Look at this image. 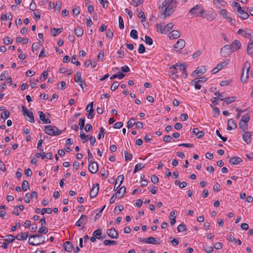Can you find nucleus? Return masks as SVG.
<instances>
[{
  "label": "nucleus",
  "mask_w": 253,
  "mask_h": 253,
  "mask_svg": "<svg viewBox=\"0 0 253 253\" xmlns=\"http://www.w3.org/2000/svg\"><path fill=\"white\" fill-rule=\"evenodd\" d=\"M159 9L161 13L162 19H164L167 16L170 15L174 11L176 6L174 0H161L159 1Z\"/></svg>",
  "instance_id": "nucleus-1"
},
{
  "label": "nucleus",
  "mask_w": 253,
  "mask_h": 253,
  "mask_svg": "<svg viewBox=\"0 0 253 253\" xmlns=\"http://www.w3.org/2000/svg\"><path fill=\"white\" fill-rule=\"evenodd\" d=\"M45 133L51 136H58L61 134L62 132V130H60L57 127L47 125L44 126Z\"/></svg>",
  "instance_id": "nucleus-2"
},
{
  "label": "nucleus",
  "mask_w": 253,
  "mask_h": 253,
  "mask_svg": "<svg viewBox=\"0 0 253 253\" xmlns=\"http://www.w3.org/2000/svg\"><path fill=\"white\" fill-rule=\"evenodd\" d=\"M173 27L172 23H169L165 26H163L161 24H157L156 25L157 32L161 34H166L169 32Z\"/></svg>",
  "instance_id": "nucleus-3"
},
{
  "label": "nucleus",
  "mask_w": 253,
  "mask_h": 253,
  "mask_svg": "<svg viewBox=\"0 0 253 253\" xmlns=\"http://www.w3.org/2000/svg\"><path fill=\"white\" fill-rule=\"evenodd\" d=\"M205 10L203 8L202 5L197 4L192 7L190 10H189V13H190L191 15H199L201 17L203 16V14L205 12Z\"/></svg>",
  "instance_id": "nucleus-4"
},
{
  "label": "nucleus",
  "mask_w": 253,
  "mask_h": 253,
  "mask_svg": "<svg viewBox=\"0 0 253 253\" xmlns=\"http://www.w3.org/2000/svg\"><path fill=\"white\" fill-rule=\"evenodd\" d=\"M235 51L236 49L233 48L231 44H226L221 48L220 54L222 56L225 57L227 54H229Z\"/></svg>",
  "instance_id": "nucleus-5"
},
{
  "label": "nucleus",
  "mask_w": 253,
  "mask_h": 253,
  "mask_svg": "<svg viewBox=\"0 0 253 253\" xmlns=\"http://www.w3.org/2000/svg\"><path fill=\"white\" fill-rule=\"evenodd\" d=\"M138 240L140 242H145L147 244L156 245L159 244L160 243L159 242V239H158V238H154L152 237H150L146 238H139Z\"/></svg>",
  "instance_id": "nucleus-6"
},
{
  "label": "nucleus",
  "mask_w": 253,
  "mask_h": 253,
  "mask_svg": "<svg viewBox=\"0 0 253 253\" xmlns=\"http://www.w3.org/2000/svg\"><path fill=\"white\" fill-rule=\"evenodd\" d=\"M22 111L24 116H27L29 118V121L33 123L35 122L34 117L32 112L27 109L24 106H22Z\"/></svg>",
  "instance_id": "nucleus-7"
},
{
  "label": "nucleus",
  "mask_w": 253,
  "mask_h": 253,
  "mask_svg": "<svg viewBox=\"0 0 253 253\" xmlns=\"http://www.w3.org/2000/svg\"><path fill=\"white\" fill-rule=\"evenodd\" d=\"M171 73L172 75H175L177 73V70L179 69L180 71L185 72V70L186 69V66L184 64H176L175 65H172V67H170Z\"/></svg>",
  "instance_id": "nucleus-8"
},
{
  "label": "nucleus",
  "mask_w": 253,
  "mask_h": 253,
  "mask_svg": "<svg viewBox=\"0 0 253 253\" xmlns=\"http://www.w3.org/2000/svg\"><path fill=\"white\" fill-rule=\"evenodd\" d=\"M185 45V42L183 39H179L173 45V48L175 51H179L181 50Z\"/></svg>",
  "instance_id": "nucleus-9"
},
{
  "label": "nucleus",
  "mask_w": 253,
  "mask_h": 253,
  "mask_svg": "<svg viewBox=\"0 0 253 253\" xmlns=\"http://www.w3.org/2000/svg\"><path fill=\"white\" fill-rule=\"evenodd\" d=\"M93 102H91L89 103L87 106L86 107L85 110L87 112H88V114L87 115V117L88 119H91L93 117L94 114V110L93 109Z\"/></svg>",
  "instance_id": "nucleus-10"
},
{
  "label": "nucleus",
  "mask_w": 253,
  "mask_h": 253,
  "mask_svg": "<svg viewBox=\"0 0 253 253\" xmlns=\"http://www.w3.org/2000/svg\"><path fill=\"white\" fill-rule=\"evenodd\" d=\"M99 189V185L98 183H95L92 185L90 192V197L91 198H93L97 196Z\"/></svg>",
  "instance_id": "nucleus-11"
},
{
  "label": "nucleus",
  "mask_w": 253,
  "mask_h": 253,
  "mask_svg": "<svg viewBox=\"0 0 253 253\" xmlns=\"http://www.w3.org/2000/svg\"><path fill=\"white\" fill-rule=\"evenodd\" d=\"M40 236L39 235H31L29 238L28 242L32 246H37L44 243L45 241L43 240L42 242H38L37 241H35V243L34 242L33 239H34L36 238H39Z\"/></svg>",
  "instance_id": "nucleus-12"
},
{
  "label": "nucleus",
  "mask_w": 253,
  "mask_h": 253,
  "mask_svg": "<svg viewBox=\"0 0 253 253\" xmlns=\"http://www.w3.org/2000/svg\"><path fill=\"white\" fill-rule=\"evenodd\" d=\"M98 170V165L96 162H90L88 165V170L92 173H96Z\"/></svg>",
  "instance_id": "nucleus-13"
},
{
  "label": "nucleus",
  "mask_w": 253,
  "mask_h": 253,
  "mask_svg": "<svg viewBox=\"0 0 253 253\" xmlns=\"http://www.w3.org/2000/svg\"><path fill=\"white\" fill-rule=\"evenodd\" d=\"M107 234L109 237L112 239H117L119 237L118 233L116 229L113 227L107 230Z\"/></svg>",
  "instance_id": "nucleus-14"
},
{
  "label": "nucleus",
  "mask_w": 253,
  "mask_h": 253,
  "mask_svg": "<svg viewBox=\"0 0 253 253\" xmlns=\"http://www.w3.org/2000/svg\"><path fill=\"white\" fill-rule=\"evenodd\" d=\"M228 64V62H222L218 64L216 66L211 70L212 74H215L220 70H221L223 67L225 66Z\"/></svg>",
  "instance_id": "nucleus-15"
},
{
  "label": "nucleus",
  "mask_w": 253,
  "mask_h": 253,
  "mask_svg": "<svg viewBox=\"0 0 253 253\" xmlns=\"http://www.w3.org/2000/svg\"><path fill=\"white\" fill-rule=\"evenodd\" d=\"M237 127V124L235 120L233 119H229L227 122V127L228 130H231L233 129H235Z\"/></svg>",
  "instance_id": "nucleus-16"
},
{
  "label": "nucleus",
  "mask_w": 253,
  "mask_h": 253,
  "mask_svg": "<svg viewBox=\"0 0 253 253\" xmlns=\"http://www.w3.org/2000/svg\"><path fill=\"white\" fill-rule=\"evenodd\" d=\"M252 132L250 131H246L243 136V140L247 143L250 144L251 142V136H252Z\"/></svg>",
  "instance_id": "nucleus-17"
},
{
  "label": "nucleus",
  "mask_w": 253,
  "mask_h": 253,
  "mask_svg": "<svg viewBox=\"0 0 253 253\" xmlns=\"http://www.w3.org/2000/svg\"><path fill=\"white\" fill-rule=\"evenodd\" d=\"M206 72V68L204 66H201L200 67H198L196 70L194 71V73L197 74L198 77H200L202 75H203Z\"/></svg>",
  "instance_id": "nucleus-18"
},
{
  "label": "nucleus",
  "mask_w": 253,
  "mask_h": 253,
  "mask_svg": "<svg viewBox=\"0 0 253 253\" xmlns=\"http://www.w3.org/2000/svg\"><path fill=\"white\" fill-rule=\"evenodd\" d=\"M242 162V159L239 157H233L229 160L230 164L232 165H238Z\"/></svg>",
  "instance_id": "nucleus-19"
},
{
  "label": "nucleus",
  "mask_w": 253,
  "mask_h": 253,
  "mask_svg": "<svg viewBox=\"0 0 253 253\" xmlns=\"http://www.w3.org/2000/svg\"><path fill=\"white\" fill-rule=\"evenodd\" d=\"M63 246L65 250L68 252H71L74 248L73 245L69 241H66Z\"/></svg>",
  "instance_id": "nucleus-20"
},
{
  "label": "nucleus",
  "mask_w": 253,
  "mask_h": 253,
  "mask_svg": "<svg viewBox=\"0 0 253 253\" xmlns=\"http://www.w3.org/2000/svg\"><path fill=\"white\" fill-rule=\"evenodd\" d=\"M87 219V216L84 214H82L80 219L76 223V226L77 227H81L83 223L85 222Z\"/></svg>",
  "instance_id": "nucleus-21"
},
{
  "label": "nucleus",
  "mask_w": 253,
  "mask_h": 253,
  "mask_svg": "<svg viewBox=\"0 0 253 253\" xmlns=\"http://www.w3.org/2000/svg\"><path fill=\"white\" fill-rule=\"evenodd\" d=\"M237 11L238 13L240 15V16H239L242 19L245 20L249 18V14L247 12H246V11H245L244 10H243L242 8H241V11L240 10H237Z\"/></svg>",
  "instance_id": "nucleus-22"
},
{
  "label": "nucleus",
  "mask_w": 253,
  "mask_h": 253,
  "mask_svg": "<svg viewBox=\"0 0 253 253\" xmlns=\"http://www.w3.org/2000/svg\"><path fill=\"white\" fill-rule=\"evenodd\" d=\"M220 14L223 16V17L229 21H231L232 19L230 17V13L227 12L225 9H222L220 11Z\"/></svg>",
  "instance_id": "nucleus-23"
},
{
  "label": "nucleus",
  "mask_w": 253,
  "mask_h": 253,
  "mask_svg": "<svg viewBox=\"0 0 253 253\" xmlns=\"http://www.w3.org/2000/svg\"><path fill=\"white\" fill-rule=\"evenodd\" d=\"M28 236V232L20 233L17 235L15 237L16 239L18 240H26Z\"/></svg>",
  "instance_id": "nucleus-24"
},
{
  "label": "nucleus",
  "mask_w": 253,
  "mask_h": 253,
  "mask_svg": "<svg viewBox=\"0 0 253 253\" xmlns=\"http://www.w3.org/2000/svg\"><path fill=\"white\" fill-rule=\"evenodd\" d=\"M180 37V33L177 30H173L169 34L170 39H177Z\"/></svg>",
  "instance_id": "nucleus-25"
},
{
  "label": "nucleus",
  "mask_w": 253,
  "mask_h": 253,
  "mask_svg": "<svg viewBox=\"0 0 253 253\" xmlns=\"http://www.w3.org/2000/svg\"><path fill=\"white\" fill-rule=\"evenodd\" d=\"M74 32L77 37H80L83 35L84 30L82 27L77 26V27L75 28Z\"/></svg>",
  "instance_id": "nucleus-26"
},
{
  "label": "nucleus",
  "mask_w": 253,
  "mask_h": 253,
  "mask_svg": "<svg viewBox=\"0 0 253 253\" xmlns=\"http://www.w3.org/2000/svg\"><path fill=\"white\" fill-rule=\"evenodd\" d=\"M233 48L236 49V51L240 49L241 47V42L237 40H235L232 44H231Z\"/></svg>",
  "instance_id": "nucleus-27"
},
{
  "label": "nucleus",
  "mask_w": 253,
  "mask_h": 253,
  "mask_svg": "<svg viewBox=\"0 0 253 253\" xmlns=\"http://www.w3.org/2000/svg\"><path fill=\"white\" fill-rule=\"evenodd\" d=\"M63 28H60L58 29H56L55 28H53L51 29V31L52 32V36L53 37L57 36L58 34H59L62 31Z\"/></svg>",
  "instance_id": "nucleus-28"
},
{
  "label": "nucleus",
  "mask_w": 253,
  "mask_h": 253,
  "mask_svg": "<svg viewBox=\"0 0 253 253\" xmlns=\"http://www.w3.org/2000/svg\"><path fill=\"white\" fill-rule=\"evenodd\" d=\"M249 78V72H246L245 74L244 70H242V73L241 77V81L242 83H245Z\"/></svg>",
  "instance_id": "nucleus-29"
},
{
  "label": "nucleus",
  "mask_w": 253,
  "mask_h": 253,
  "mask_svg": "<svg viewBox=\"0 0 253 253\" xmlns=\"http://www.w3.org/2000/svg\"><path fill=\"white\" fill-rule=\"evenodd\" d=\"M102 233V230L100 228H99L93 232V236L95 237L98 239H100L101 238V235Z\"/></svg>",
  "instance_id": "nucleus-30"
},
{
  "label": "nucleus",
  "mask_w": 253,
  "mask_h": 253,
  "mask_svg": "<svg viewBox=\"0 0 253 253\" xmlns=\"http://www.w3.org/2000/svg\"><path fill=\"white\" fill-rule=\"evenodd\" d=\"M125 76V75L121 72H118L117 74H114L110 77L111 80H113L116 78H118L119 79H122L124 78Z\"/></svg>",
  "instance_id": "nucleus-31"
},
{
  "label": "nucleus",
  "mask_w": 253,
  "mask_h": 253,
  "mask_svg": "<svg viewBox=\"0 0 253 253\" xmlns=\"http://www.w3.org/2000/svg\"><path fill=\"white\" fill-rule=\"evenodd\" d=\"M247 53L249 55H253V42L248 43L247 46Z\"/></svg>",
  "instance_id": "nucleus-32"
},
{
  "label": "nucleus",
  "mask_w": 253,
  "mask_h": 253,
  "mask_svg": "<svg viewBox=\"0 0 253 253\" xmlns=\"http://www.w3.org/2000/svg\"><path fill=\"white\" fill-rule=\"evenodd\" d=\"M30 188V186L29 182L26 180H24L23 181L22 184V189L23 191H26L28 190Z\"/></svg>",
  "instance_id": "nucleus-33"
},
{
  "label": "nucleus",
  "mask_w": 253,
  "mask_h": 253,
  "mask_svg": "<svg viewBox=\"0 0 253 253\" xmlns=\"http://www.w3.org/2000/svg\"><path fill=\"white\" fill-rule=\"evenodd\" d=\"M10 115V112L8 110H4L2 112L0 115V118L2 119H3L5 121L7 118H8Z\"/></svg>",
  "instance_id": "nucleus-34"
},
{
  "label": "nucleus",
  "mask_w": 253,
  "mask_h": 253,
  "mask_svg": "<svg viewBox=\"0 0 253 253\" xmlns=\"http://www.w3.org/2000/svg\"><path fill=\"white\" fill-rule=\"evenodd\" d=\"M236 99V97L235 96H232V97H226L225 98H223V100L225 101L226 104H229L235 101Z\"/></svg>",
  "instance_id": "nucleus-35"
},
{
  "label": "nucleus",
  "mask_w": 253,
  "mask_h": 253,
  "mask_svg": "<svg viewBox=\"0 0 253 253\" xmlns=\"http://www.w3.org/2000/svg\"><path fill=\"white\" fill-rule=\"evenodd\" d=\"M103 243L105 246H109V245H115L117 244V242L116 241L114 240H105L104 241Z\"/></svg>",
  "instance_id": "nucleus-36"
},
{
  "label": "nucleus",
  "mask_w": 253,
  "mask_h": 253,
  "mask_svg": "<svg viewBox=\"0 0 253 253\" xmlns=\"http://www.w3.org/2000/svg\"><path fill=\"white\" fill-rule=\"evenodd\" d=\"M197 80V79H195L194 80H193L191 83V85H194L195 86V88L197 89H200L201 88V85L199 84V82H197L196 81V80Z\"/></svg>",
  "instance_id": "nucleus-37"
},
{
  "label": "nucleus",
  "mask_w": 253,
  "mask_h": 253,
  "mask_svg": "<svg viewBox=\"0 0 253 253\" xmlns=\"http://www.w3.org/2000/svg\"><path fill=\"white\" fill-rule=\"evenodd\" d=\"M48 231V229L45 226H41V227L38 230L39 233L41 234H46Z\"/></svg>",
  "instance_id": "nucleus-38"
},
{
  "label": "nucleus",
  "mask_w": 253,
  "mask_h": 253,
  "mask_svg": "<svg viewBox=\"0 0 253 253\" xmlns=\"http://www.w3.org/2000/svg\"><path fill=\"white\" fill-rule=\"evenodd\" d=\"M82 74L81 72H77L75 76V82L76 83H79L82 81L83 80L81 78Z\"/></svg>",
  "instance_id": "nucleus-39"
},
{
  "label": "nucleus",
  "mask_w": 253,
  "mask_h": 253,
  "mask_svg": "<svg viewBox=\"0 0 253 253\" xmlns=\"http://www.w3.org/2000/svg\"><path fill=\"white\" fill-rule=\"evenodd\" d=\"M138 33L136 30L132 29L130 31V36L131 38L134 39H137L138 38Z\"/></svg>",
  "instance_id": "nucleus-40"
},
{
  "label": "nucleus",
  "mask_w": 253,
  "mask_h": 253,
  "mask_svg": "<svg viewBox=\"0 0 253 253\" xmlns=\"http://www.w3.org/2000/svg\"><path fill=\"white\" fill-rule=\"evenodd\" d=\"M145 167L144 165H143L141 163H138L135 166L134 169L133 170V173H136L138 170H140L142 168Z\"/></svg>",
  "instance_id": "nucleus-41"
},
{
  "label": "nucleus",
  "mask_w": 253,
  "mask_h": 253,
  "mask_svg": "<svg viewBox=\"0 0 253 253\" xmlns=\"http://www.w3.org/2000/svg\"><path fill=\"white\" fill-rule=\"evenodd\" d=\"M48 75V71H43L41 74L40 79L41 81H44Z\"/></svg>",
  "instance_id": "nucleus-42"
},
{
  "label": "nucleus",
  "mask_w": 253,
  "mask_h": 253,
  "mask_svg": "<svg viewBox=\"0 0 253 253\" xmlns=\"http://www.w3.org/2000/svg\"><path fill=\"white\" fill-rule=\"evenodd\" d=\"M250 116L248 114L246 115L243 116L241 119L240 120V121L247 123L250 121Z\"/></svg>",
  "instance_id": "nucleus-43"
},
{
  "label": "nucleus",
  "mask_w": 253,
  "mask_h": 253,
  "mask_svg": "<svg viewBox=\"0 0 253 253\" xmlns=\"http://www.w3.org/2000/svg\"><path fill=\"white\" fill-rule=\"evenodd\" d=\"M89 135H85L83 131L80 132V137H81L82 142L83 143L87 142V140L86 139V137H88Z\"/></svg>",
  "instance_id": "nucleus-44"
},
{
  "label": "nucleus",
  "mask_w": 253,
  "mask_h": 253,
  "mask_svg": "<svg viewBox=\"0 0 253 253\" xmlns=\"http://www.w3.org/2000/svg\"><path fill=\"white\" fill-rule=\"evenodd\" d=\"M211 106L213 108V116L214 117H217L220 113V110L219 108L216 107H213L212 106V105H211Z\"/></svg>",
  "instance_id": "nucleus-45"
},
{
  "label": "nucleus",
  "mask_w": 253,
  "mask_h": 253,
  "mask_svg": "<svg viewBox=\"0 0 253 253\" xmlns=\"http://www.w3.org/2000/svg\"><path fill=\"white\" fill-rule=\"evenodd\" d=\"M177 229L178 232L186 231L187 230L185 225L184 224H180L179 225L177 226Z\"/></svg>",
  "instance_id": "nucleus-46"
},
{
  "label": "nucleus",
  "mask_w": 253,
  "mask_h": 253,
  "mask_svg": "<svg viewBox=\"0 0 253 253\" xmlns=\"http://www.w3.org/2000/svg\"><path fill=\"white\" fill-rule=\"evenodd\" d=\"M125 160L126 161L127 160H130L132 158V155L131 154L128 153L127 151L125 150L124 152Z\"/></svg>",
  "instance_id": "nucleus-47"
},
{
  "label": "nucleus",
  "mask_w": 253,
  "mask_h": 253,
  "mask_svg": "<svg viewBox=\"0 0 253 253\" xmlns=\"http://www.w3.org/2000/svg\"><path fill=\"white\" fill-rule=\"evenodd\" d=\"M85 119L84 118L80 119L79 122V125L80 126V129L83 130L84 127Z\"/></svg>",
  "instance_id": "nucleus-48"
},
{
  "label": "nucleus",
  "mask_w": 253,
  "mask_h": 253,
  "mask_svg": "<svg viewBox=\"0 0 253 253\" xmlns=\"http://www.w3.org/2000/svg\"><path fill=\"white\" fill-rule=\"evenodd\" d=\"M239 127L241 129H243V130H245L248 128V124L246 123H244L240 121Z\"/></svg>",
  "instance_id": "nucleus-49"
},
{
  "label": "nucleus",
  "mask_w": 253,
  "mask_h": 253,
  "mask_svg": "<svg viewBox=\"0 0 253 253\" xmlns=\"http://www.w3.org/2000/svg\"><path fill=\"white\" fill-rule=\"evenodd\" d=\"M122 49H124V47L123 45H122L120 47V49L118 51L117 53L119 54V58H123L124 57L125 54H124V51Z\"/></svg>",
  "instance_id": "nucleus-50"
},
{
  "label": "nucleus",
  "mask_w": 253,
  "mask_h": 253,
  "mask_svg": "<svg viewBox=\"0 0 253 253\" xmlns=\"http://www.w3.org/2000/svg\"><path fill=\"white\" fill-rule=\"evenodd\" d=\"M77 55H74L72 57L71 62L72 64H75L77 66H79L81 65L79 61H76Z\"/></svg>",
  "instance_id": "nucleus-51"
},
{
  "label": "nucleus",
  "mask_w": 253,
  "mask_h": 253,
  "mask_svg": "<svg viewBox=\"0 0 253 253\" xmlns=\"http://www.w3.org/2000/svg\"><path fill=\"white\" fill-rule=\"evenodd\" d=\"M204 249L207 253H212L213 251L212 247L208 245L204 246Z\"/></svg>",
  "instance_id": "nucleus-52"
},
{
  "label": "nucleus",
  "mask_w": 253,
  "mask_h": 253,
  "mask_svg": "<svg viewBox=\"0 0 253 253\" xmlns=\"http://www.w3.org/2000/svg\"><path fill=\"white\" fill-rule=\"evenodd\" d=\"M145 42L148 45H152L153 44V40L149 36L146 35L145 36Z\"/></svg>",
  "instance_id": "nucleus-53"
},
{
  "label": "nucleus",
  "mask_w": 253,
  "mask_h": 253,
  "mask_svg": "<svg viewBox=\"0 0 253 253\" xmlns=\"http://www.w3.org/2000/svg\"><path fill=\"white\" fill-rule=\"evenodd\" d=\"M124 179V175L122 174V175H119L118 176V178H117L116 181V185H117L118 181H120V184L119 185V186H120L122 184V183H123Z\"/></svg>",
  "instance_id": "nucleus-54"
},
{
  "label": "nucleus",
  "mask_w": 253,
  "mask_h": 253,
  "mask_svg": "<svg viewBox=\"0 0 253 253\" xmlns=\"http://www.w3.org/2000/svg\"><path fill=\"white\" fill-rule=\"evenodd\" d=\"M13 42L12 40L9 37H6L3 39V42L5 44L8 45L12 43Z\"/></svg>",
  "instance_id": "nucleus-55"
},
{
  "label": "nucleus",
  "mask_w": 253,
  "mask_h": 253,
  "mask_svg": "<svg viewBox=\"0 0 253 253\" xmlns=\"http://www.w3.org/2000/svg\"><path fill=\"white\" fill-rule=\"evenodd\" d=\"M122 191L123 192V195L121 196V198L123 197L124 195L126 192V188L125 186L121 187L118 190H117L116 193H117V195L119 194Z\"/></svg>",
  "instance_id": "nucleus-56"
},
{
  "label": "nucleus",
  "mask_w": 253,
  "mask_h": 253,
  "mask_svg": "<svg viewBox=\"0 0 253 253\" xmlns=\"http://www.w3.org/2000/svg\"><path fill=\"white\" fill-rule=\"evenodd\" d=\"M249 30L250 29H247V30H244L242 36L246 38L250 39V32H249Z\"/></svg>",
  "instance_id": "nucleus-57"
},
{
  "label": "nucleus",
  "mask_w": 253,
  "mask_h": 253,
  "mask_svg": "<svg viewBox=\"0 0 253 253\" xmlns=\"http://www.w3.org/2000/svg\"><path fill=\"white\" fill-rule=\"evenodd\" d=\"M87 154H88V161L89 163H90V162H93V156H92V154H91V153L90 152V151L89 149H87Z\"/></svg>",
  "instance_id": "nucleus-58"
},
{
  "label": "nucleus",
  "mask_w": 253,
  "mask_h": 253,
  "mask_svg": "<svg viewBox=\"0 0 253 253\" xmlns=\"http://www.w3.org/2000/svg\"><path fill=\"white\" fill-rule=\"evenodd\" d=\"M7 237L8 238L5 239L4 240L8 243H12L16 238L13 235H8Z\"/></svg>",
  "instance_id": "nucleus-59"
},
{
  "label": "nucleus",
  "mask_w": 253,
  "mask_h": 253,
  "mask_svg": "<svg viewBox=\"0 0 253 253\" xmlns=\"http://www.w3.org/2000/svg\"><path fill=\"white\" fill-rule=\"evenodd\" d=\"M251 64L248 61H246L244 65V68L243 70H246V72H249L250 69Z\"/></svg>",
  "instance_id": "nucleus-60"
},
{
  "label": "nucleus",
  "mask_w": 253,
  "mask_h": 253,
  "mask_svg": "<svg viewBox=\"0 0 253 253\" xmlns=\"http://www.w3.org/2000/svg\"><path fill=\"white\" fill-rule=\"evenodd\" d=\"M134 118H131L130 120H129L127 122V127L128 128H131L133 126L134 124H135V123L134 122L132 121H134Z\"/></svg>",
  "instance_id": "nucleus-61"
},
{
  "label": "nucleus",
  "mask_w": 253,
  "mask_h": 253,
  "mask_svg": "<svg viewBox=\"0 0 253 253\" xmlns=\"http://www.w3.org/2000/svg\"><path fill=\"white\" fill-rule=\"evenodd\" d=\"M105 133V132L104 128L102 127H101L100 128V132L97 135V138L98 139H100L101 138V135H102V136L104 137Z\"/></svg>",
  "instance_id": "nucleus-62"
},
{
  "label": "nucleus",
  "mask_w": 253,
  "mask_h": 253,
  "mask_svg": "<svg viewBox=\"0 0 253 253\" xmlns=\"http://www.w3.org/2000/svg\"><path fill=\"white\" fill-rule=\"evenodd\" d=\"M119 26L121 29L124 28V24L123 19L122 16H120L119 17Z\"/></svg>",
  "instance_id": "nucleus-63"
},
{
  "label": "nucleus",
  "mask_w": 253,
  "mask_h": 253,
  "mask_svg": "<svg viewBox=\"0 0 253 253\" xmlns=\"http://www.w3.org/2000/svg\"><path fill=\"white\" fill-rule=\"evenodd\" d=\"M138 51L140 54L145 52V47L143 44H139Z\"/></svg>",
  "instance_id": "nucleus-64"
}]
</instances>
